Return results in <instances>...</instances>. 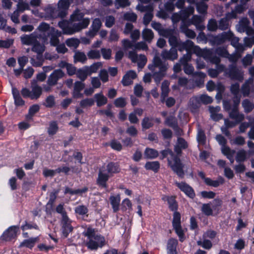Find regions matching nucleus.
I'll return each mask as SVG.
<instances>
[{
    "label": "nucleus",
    "mask_w": 254,
    "mask_h": 254,
    "mask_svg": "<svg viewBox=\"0 0 254 254\" xmlns=\"http://www.w3.org/2000/svg\"><path fill=\"white\" fill-rule=\"evenodd\" d=\"M188 144H176L174 147V150L176 155L169 148L161 151L160 158L164 159L167 158L168 166L181 179L185 177L184 171V164L182 162L180 157L182 154V149L188 148Z\"/></svg>",
    "instance_id": "obj_1"
},
{
    "label": "nucleus",
    "mask_w": 254,
    "mask_h": 254,
    "mask_svg": "<svg viewBox=\"0 0 254 254\" xmlns=\"http://www.w3.org/2000/svg\"><path fill=\"white\" fill-rule=\"evenodd\" d=\"M168 66L166 62L163 61L157 56L154 57L152 64L148 65L149 69L152 72V78L157 85L166 76Z\"/></svg>",
    "instance_id": "obj_2"
},
{
    "label": "nucleus",
    "mask_w": 254,
    "mask_h": 254,
    "mask_svg": "<svg viewBox=\"0 0 254 254\" xmlns=\"http://www.w3.org/2000/svg\"><path fill=\"white\" fill-rule=\"evenodd\" d=\"M240 104V99L235 98L233 102L231 101L224 100L223 107L224 109L228 112L229 117L234 120L236 123H240L245 119V115L240 113L238 110V107Z\"/></svg>",
    "instance_id": "obj_3"
},
{
    "label": "nucleus",
    "mask_w": 254,
    "mask_h": 254,
    "mask_svg": "<svg viewBox=\"0 0 254 254\" xmlns=\"http://www.w3.org/2000/svg\"><path fill=\"white\" fill-rule=\"evenodd\" d=\"M55 28L45 22L40 23L35 31L37 38L44 44H48L49 39Z\"/></svg>",
    "instance_id": "obj_4"
},
{
    "label": "nucleus",
    "mask_w": 254,
    "mask_h": 254,
    "mask_svg": "<svg viewBox=\"0 0 254 254\" xmlns=\"http://www.w3.org/2000/svg\"><path fill=\"white\" fill-rule=\"evenodd\" d=\"M84 14L78 9L75 10L70 15V21L73 22L72 25H78L79 29L77 30V32L86 28L90 23V18H84Z\"/></svg>",
    "instance_id": "obj_5"
},
{
    "label": "nucleus",
    "mask_w": 254,
    "mask_h": 254,
    "mask_svg": "<svg viewBox=\"0 0 254 254\" xmlns=\"http://www.w3.org/2000/svg\"><path fill=\"white\" fill-rule=\"evenodd\" d=\"M31 90L27 88H23L21 93L24 98H30L32 100L38 99L42 95L43 89L42 87L37 84L35 80H33L31 82Z\"/></svg>",
    "instance_id": "obj_6"
},
{
    "label": "nucleus",
    "mask_w": 254,
    "mask_h": 254,
    "mask_svg": "<svg viewBox=\"0 0 254 254\" xmlns=\"http://www.w3.org/2000/svg\"><path fill=\"white\" fill-rule=\"evenodd\" d=\"M136 8L141 12H145L143 18V23L145 26L148 25L153 17L154 7L153 5L151 4L146 5H138Z\"/></svg>",
    "instance_id": "obj_7"
},
{
    "label": "nucleus",
    "mask_w": 254,
    "mask_h": 254,
    "mask_svg": "<svg viewBox=\"0 0 254 254\" xmlns=\"http://www.w3.org/2000/svg\"><path fill=\"white\" fill-rule=\"evenodd\" d=\"M19 229L18 225L10 226L3 233L0 237L1 240L4 241H10L15 239Z\"/></svg>",
    "instance_id": "obj_8"
},
{
    "label": "nucleus",
    "mask_w": 254,
    "mask_h": 254,
    "mask_svg": "<svg viewBox=\"0 0 254 254\" xmlns=\"http://www.w3.org/2000/svg\"><path fill=\"white\" fill-rule=\"evenodd\" d=\"M176 48L180 52L186 50L187 52H192V51L196 52L200 50V48L198 46H194V43L190 40H187L185 42L180 41Z\"/></svg>",
    "instance_id": "obj_9"
},
{
    "label": "nucleus",
    "mask_w": 254,
    "mask_h": 254,
    "mask_svg": "<svg viewBox=\"0 0 254 254\" xmlns=\"http://www.w3.org/2000/svg\"><path fill=\"white\" fill-rule=\"evenodd\" d=\"M128 57L132 62L137 63L139 68H143L147 62V58L144 55H138L134 51H129Z\"/></svg>",
    "instance_id": "obj_10"
},
{
    "label": "nucleus",
    "mask_w": 254,
    "mask_h": 254,
    "mask_svg": "<svg viewBox=\"0 0 254 254\" xmlns=\"http://www.w3.org/2000/svg\"><path fill=\"white\" fill-rule=\"evenodd\" d=\"M58 26L63 30V33L67 35H72L77 32L79 29L78 25L69 24L66 21H61L58 23Z\"/></svg>",
    "instance_id": "obj_11"
},
{
    "label": "nucleus",
    "mask_w": 254,
    "mask_h": 254,
    "mask_svg": "<svg viewBox=\"0 0 254 254\" xmlns=\"http://www.w3.org/2000/svg\"><path fill=\"white\" fill-rule=\"evenodd\" d=\"M65 74L60 69H55L48 77L47 83L49 86H55L58 83V81L62 78Z\"/></svg>",
    "instance_id": "obj_12"
},
{
    "label": "nucleus",
    "mask_w": 254,
    "mask_h": 254,
    "mask_svg": "<svg viewBox=\"0 0 254 254\" xmlns=\"http://www.w3.org/2000/svg\"><path fill=\"white\" fill-rule=\"evenodd\" d=\"M176 186L183 192H184L188 197L190 198H193L195 196V192L193 188L186 182H182L181 183L176 182Z\"/></svg>",
    "instance_id": "obj_13"
},
{
    "label": "nucleus",
    "mask_w": 254,
    "mask_h": 254,
    "mask_svg": "<svg viewBox=\"0 0 254 254\" xmlns=\"http://www.w3.org/2000/svg\"><path fill=\"white\" fill-rule=\"evenodd\" d=\"M72 2V0H60L59 1L57 9L59 17L64 18L67 15V9Z\"/></svg>",
    "instance_id": "obj_14"
},
{
    "label": "nucleus",
    "mask_w": 254,
    "mask_h": 254,
    "mask_svg": "<svg viewBox=\"0 0 254 254\" xmlns=\"http://www.w3.org/2000/svg\"><path fill=\"white\" fill-rule=\"evenodd\" d=\"M71 221L69 217H66L62 218L61 225L63 236L64 238H67L69 234L71 232L73 229L71 224Z\"/></svg>",
    "instance_id": "obj_15"
},
{
    "label": "nucleus",
    "mask_w": 254,
    "mask_h": 254,
    "mask_svg": "<svg viewBox=\"0 0 254 254\" xmlns=\"http://www.w3.org/2000/svg\"><path fill=\"white\" fill-rule=\"evenodd\" d=\"M102 24V22L99 18L94 19L92 21L91 28L86 32V36L90 38H93L101 28Z\"/></svg>",
    "instance_id": "obj_16"
},
{
    "label": "nucleus",
    "mask_w": 254,
    "mask_h": 254,
    "mask_svg": "<svg viewBox=\"0 0 254 254\" xmlns=\"http://www.w3.org/2000/svg\"><path fill=\"white\" fill-rule=\"evenodd\" d=\"M161 56L165 60L174 61L178 58L177 49L174 47H171L170 50H163L161 54Z\"/></svg>",
    "instance_id": "obj_17"
},
{
    "label": "nucleus",
    "mask_w": 254,
    "mask_h": 254,
    "mask_svg": "<svg viewBox=\"0 0 254 254\" xmlns=\"http://www.w3.org/2000/svg\"><path fill=\"white\" fill-rule=\"evenodd\" d=\"M216 54L212 50L209 49H205L202 52V56L205 60L211 63L218 64L220 62V59L216 55Z\"/></svg>",
    "instance_id": "obj_18"
},
{
    "label": "nucleus",
    "mask_w": 254,
    "mask_h": 254,
    "mask_svg": "<svg viewBox=\"0 0 254 254\" xmlns=\"http://www.w3.org/2000/svg\"><path fill=\"white\" fill-rule=\"evenodd\" d=\"M227 74L232 79L241 81L243 79L242 71L234 64H231L229 66Z\"/></svg>",
    "instance_id": "obj_19"
},
{
    "label": "nucleus",
    "mask_w": 254,
    "mask_h": 254,
    "mask_svg": "<svg viewBox=\"0 0 254 254\" xmlns=\"http://www.w3.org/2000/svg\"><path fill=\"white\" fill-rule=\"evenodd\" d=\"M162 199L167 201L168 204V208L171 211H176L178 209V203L174 195H163Z\"/></svg>",
    "instance_id": "obj_20"
},
{
    "label": "nucleus",
    "mask_w": 254,
    "mask_h": 254,
    "mask_svg": "<svg viewBox=\"0 0 254 254\" xmlns=\"http://www.w3.org/2000/svg\"><path fill=\"white\" fill-rule=\"evenodd\" d=\"M110 176L107 174L103 173L100 170L98 174V178L96 180V184L102 188L107 189L108 188L107 182Z\"/></svg>",
    "instance_id": "obj_21"
},
{
    "label": "nucleus",
    "mask_w": 254,
    "mask_h": 254,
    "mask_svg": "<svg viewBox=\"0 0 254 254\" xmlns=\"http://www.w3.org/2000/svg\"><path fill=\"white\" fill-rule=\"evenodd\" d=\"M21 43L23 45H33L37 41L35 31L30 35H23L20 37Z\"/></svg>",
    "instance_id": "obj_22"
},
{
    "label": "nucleus",
    "mask_w": 254,
    "mask_h": 254,
    "mask_svg": "<svg viewBox=\"0 0 254 254\" xmlns=\"http://www.w3.org/2000/svg\"><path fill=\"white\" fill-rule=\"evenodd\" d=\"M93 239H89V241L86 243V245L88 249L91 250H96L99 247L102 248L105 245V240L104 237L103 243L101 242L102 241V240L100 238L99 239V240H94Z\"/></svg>",
    "instance_id": "obj_23"
},
{
    "label": "nucleus",
    "mask_w": 254,
    "mask_h": 254,
    "mask_svg": "<svg viewBox=\"0 0 254 254\" xmlns=\"http://www.w3.org/2000/svg\"><path fill=\"white\" fill-rule=\"evenodd\" d=\"M201 105L198 97H191L189 102V107L190 111L193 113H197Z\"/></svg>",
    "instance_id": "obj_24"
},
{
    "label": "nucleus",
    "mask_w": 254,
    "mask_h": 254,
    "mask_svg": "<svg viewBox=\"0 0 254 254\" xmlns=\"http://www.w3.org/2000/svg\"><path fill=\"white\" fill-rule=\"evenodd\" d=\"M106 171L110 176L119 173L121 171L119 163L113 161L109 162L106 166Z\"/></svg>",
    "instance_id": "obj_25"
},
{
    "label": "nucleus",
    "mask_w": 254,
    "mask_h": 254,
    "mask_svg": "<svg viewBox=\"0 0 254 254\" xmlns=\"http://www.w3.org/2000/svg\"><path fill=\"white\" fill-rule=\"evenodd\" d=\"M83 235L87 237L88 239H94L95 240H99V239H102L101 242L103 243V236L100 234H96L95 229L91 227L87 228V229L83 233Z\"/></svg>",
    "instance_id": "obj_26"
},
{
    "label": "nucleus",
    "mask_w": 254,
    "mask_h": 254,
    "mask_svg": "<svg viewBox=\"0 0 254 254\" xmlns=\"http://www.w3.org/2000/svg\"><path fill=\"white\" fill-rule=\"evenodd\" d=\"M85 85L82 81H76L74 84V90L73 92V97L75 98H80L82 97L83 95L80 93L83 89Z\"/></svg>",
    "instance_id": "obj_27"
},
{
    "label": "nucleus",
    "mask_w": 254,
    "mask_h": 254,
    "mask_svg": "<svg viewBox=\"0 0 254 254\" xmlns=\"http://www.w3.org/2000/svg\"><path fill=\"white\" fill-rule=\"evenodd\" d=\"M221 150L222 153L226 156L227 158L230 160L231 163H233L234 161V155L235 153L234 150H232L229 147L226 146V144H221Z\"/></svg>",
    "instance_id": "obj_28"
},
{
    "label": "nucleus",
    "mask_w": 254,
    "mask_h": 254,
    "mask_svg": "<svg viewBox=\"0 0 254 254\" xmlns=\"http://www.w3.org/2000/svg\"><path fill=\"white\" fill-rule=\"evenodd\" d=\"M203 20L204 19L202 16L194 15L192 17L190 21L188 23V24H193L196 26L197 29L199 30H202L205 28L204 26L201 24V23Z\"/></svg>",
    "instance_id": "obj_29"
},
{
    "label": "nucleus",
    "mask_w": 254,
    "mask_h": 254,
    "mask_svg": "<svg viewBox=\"0 0 254 254\" xmlns=\"http://www.w3.org/2000/svg\"><path fill=\"white\" fill-rule=\"evenodd\" d=\"M178 242L177 239L174 238L170 239L167 243V254H177V246Z\"/></svg>",
    "instance_id": "obj_30"
},
{
    "label": "nucleus",
    "mask_w": 254,
    "mask_h": 254,
    "mask_svg": "<svg viewBox=\"0 0 254 254\" xmlns=\"http://www.w3.org/2000/svg\"><path fill=\"white\" fill-rule=\"evenodd\" d=\"M194 8L191 6H189L185 9L181 10L179 13L181 15L182 22L181 24H186L185 20L191 15L193 13Z\"/></svg>",
    "instance_id": "obj_31"
},
{
    "label": "nucleus",
    "mask_w": 254,
    "mask_h": 254,
    "mask_svg": "<svg viewBox=\"0 0 254 254\" xmlns=\"http://www.w3.org/2000/svg\"><path fill=\"white\" fill-rule=\"evenodd\" d=\"M45 59L43 54H37L30 58V63L34 67H41L43 64Z\"/></svg>",
    "instance_id": "obj_32"
},
{
    "label": "nucleus",
    "mask_w": 254,
    "mask_h": 254,
    "mask_svg": "<svg viewBox=\"0 0 254 254\" xmlns=\"http://www.w3.org/2000/svg\"><path fill=\"white\" fill-rule=\"evenodd\" d=\"M94 98L96 102L97 107L103 106L108 103V99L103 95L102 92L95 94L94 96Z\"/></svg>",
    "instance_id": "obj_33"
},
{
    "label": "nucleus",
    "mask_w": 254,
    "mask_h": 254,
    "mask_svg": "<svg viewBox=\"0 0 254 254\" xmlns=\"http://www.w3.org/2000/svg\"><path fill=\"white\" fill-rule=\"evenodd\" d=\"M62 35V32L55 29V31L50 35V43L52 46L56 47L60 43L59 38Z\"/></svg>",
    "instance_id": "obj_34"
},
{
    "label": "nucleus",
    "mask_w": 254,
    "mask_h": 254,
    "mask_svg": "<svg viewBox=\"0 0 254 254\" xmlns=\"http://www.w3.org/2000/svg\"><path fill=\"white\" fill-rule=\"evenodd\" d=\"M204 183L207 186L216 188L224 183V179L221 176H219L216 180H212L209 178H207Z\"/></svg>",
    "instance_id": "obj_35"
},
{
    "label": "nucleus",
    "mask_w": 254,
    "mask_h": 254,
    "mask_svg": "<svg viewBox=\"0 0 254 254\" xmlns=\"http://www.w3.org/2000/svg\"><path fill=\"white\" fill-rule=\"evenodd\" d=\"M114 212H117L119 210L121 197L119 194L116 196L112 195L109 198Z\"/></svg>",
    "instance_id": "obj_36"
},
{
    "label": "nucleus",
    "mask_w": 254,
    "mask_h": 254,
    "mask_svg": "<svg viewBox=\"0 0 254 254\" xmlns=\"http://www.w3.org/2000/svg\"><path fill=\"white\" fill-rule=\"evenodd\" d=\"M252 153L251 151L247 152L244 149L238 151L236 156V160L238 163L244 162Z\"/></svg>",
    "instance_id": "obj_37"
},
{
    "label": "nucleus",
    "mask_w": 254,
    "mask_h": 254,
    "mask_svg": "<svg viewBox=\"0 0 254 254\" xmlns=\"http://www.w3.org/2000/svg\"><path fill=\"white\" fill-rule=\"evenodd\" d=\"M230 40L231 45L236 48L238 52H243L244 50V46L239 43V38L234 36L233 35L230 36Z\"/></svg>",
    "instance_id": "obj_38"
},
{
    "label": "nucleus",
    "mask_w": 254,
    "mask_h": 254,
    "mask_svg": "<svg viewBox=\"0 0 254 254\" xmlns=\"http://www.w3.org/2000/svg\"><path fill=\"white\" fill-rule=\"evenodd\" d=\"M160 167V163L157 161H148L147 162L144 166V168L147 170H151L154 173H157Z\"/></svg>",
    "instance_id": "obj_39"
},
{
    "label": "nucleus",
    "mask_w": 254,
    "mask_h": 254,
    "mask_svg": "<svg viewBox=\"0 0 254 254\" xmlns=\"http://www.w3.org/2000/svg\"><path fill=\"white\" fill-rule=\"evenodd\" d=\"M74 212L76 215L82 216V219L84 220H85L84 218L85 216H88V209L87 206L84 205H79L75 207Z\"/></svg>",
    "instance_id": "obj_40"
},
{
    "label": "nucleus",
    "mask_w": 254,
    "mask_h": 254,
    "mask_svg": "<svg viewBox=\"0 0 254 254\" xmlns=\"http://www.w3.org/2000/svg\"><path fill=\"white\" fill-rule=\"evenodd\" d=\"M190 24H181L180 26L181 32L185 34V35L190 38L193 39L196 36L195 33L192 30L188 28Z\"/></svg>",
    "instance_id": "obj_41"
},
{
    "label": "nucleus",
    "mask_w": 254,
    "mask_h": 254,
    "mask_svg": "<svg viewBox=\"0 0 254 254\" xmlns=\"http://www.w3.org/2000/svg\"><path fill=\"white\" fill-rule=\"evenodd\" d=\"M45 13L47 17L53 18L59 17V11L57 8L54 7L51 5H48L44 9Z\"/></svg>",
    "instance_id": "obj_42"
},
{
    "label": "nucleus",
    "mask_w": 254,
    "mask_h": 254,
    "mask_svg": "<svg viewBox=\"0 0 254 254\" xmlns=\"http://www.w3.org/2000/svg\"><path fill=\"white\" fill-rule=\"evenodd\" d=\"M254 78H250L249 80H247L242 87V92L243 95L245 97L248 96L250 94L251 85L253 83Z\"/></svg>",
    "instance_id": "obj_43"
},
{
    "label": "nucleus",
    "mask_w": 254,
    "mask_h": 254,
    "mask_svg": "<svg viewBox=\"0 0 254 254\" xmlns=\"http://www.w3.org/2000/svg\"><path fill=\"white\" fill-rule=\"evenodd\" d=\"M45 44L40 43L38 40L34 43L31 48V51L37 54H43L45 51Z\"/></svg>",
    "instance_id": "obj_44"
},
{
    "label": "nucleus",
    "mask_w": 254,
    "mask_h": 254,
    "mask_svg": "<svg viewBox=\"0 0 254 254\" xmlns=\"http://www.w3.org/2000/svg\"><path fill=\"white\" fill-rule=\"evenodd\" d=\"M154 119L149 117H144L141 122V126L142 130L148 129L154 125L153 124Z\"/></svg>",
    "instance_id": "obj_45"
},
{
    "label": "nucleus",
    "mask_w": 254,
    "mask_h": 254,
    "mask_svg": "<svg viewBox=\"0 0 254 254\" xmlns=\"http://www.w3.org/2000/svg\"><path fill=\"white\" fill-rule=\"evenodd\" d=\"M245 9L246 7L245 6V4L241 3V4L236 6L235 9L232 11L231 12L228 13V16L229 18H236L237 17V13H242Z\"/></svg>",
    "instance_id": "obj_46"
},
{
    "label": "nucleus",
    "mask_w": 254,
    "mask_h": 254,
    "mask_svg": "<svg viewBox=\"0 0 254 254\" xmlns=\"http://www.w3.org/2000/svg\"><path fill=\"white\" fill-rule=\"evenodd\" d=\"M242 106L244 109L245 113L248 114L251 112L254 109V104L249 99H245L242 102Z\"/></svg>",
    "instance_id": "obj_47"
},
{
    "label": "nucleus",
    "mask_w": 254,
    "mask_h": 254,
    "mask_svg": "<svg viewBox=\"0 0 254 254\" xmlns=\"http://www.w3.org/2000/svg\"><path fill=\"white\" fill-rule=\"evenodd\" d=\"M211 202H209L207 203H204L202 204L201 211V212L206 216H212L213 215V209L211 207Z\"/></svg>",
    "instance_id": "obj_48"
},
{
    "label": "nucleus",
    "mask_w": 254,
    "mask_h": 254,
    "mask_svg": "<svg viewBox=\"0 0 254 254\" xmlns=\"http://www.w3.org/2000/svg\"><path fill=\"white\" fill-rule=\"evenodd\" d=\"M73 58L75 63L81 62L85 63L87 59L86 55L84 53L79 51H76L75 52Z\"/></svg>",
    "instance_id": "obj_49"
},
{
    "label": "nucleus",
    "mask_w": 254,
    "mask_h": 254,
    "mask_svg": "<svg viewBox=\"0 0 254 254\" xmlns=\"http://www.w3.org/2000/svg\"><path fill=\"white\" fill-rule=\"evenodd\" d=\"M196 10L200 14H206L208 5L204 1H199L195 3Z\"/></svg>",
    "instance_id": "obj_50"
},
{
    "label": "nucleus",
    "mask_w": 254,
    "mask_h": 254,
    "mask_svg": "<svg viewBox=\"0 0 254 254\" xmlns=\"http://www.w3.org/2000/svg\"><path fill=\"white\" fill-rule=\"evenodd\" d=\"M158 152L157 150L147 148L144 151V156L147 159H154L157 157Z\"/></svg>",
    "instance_id": "obj_51"
},
{
    "label": "nucleus",
    "mask_w": 254,
    "mask_h": 254,
    "mask_svg": "<svg viewBox=\"0 0 254 254\" xmlns=\"http://www.w3.org/2000/svg\"><path fill=\"white\" fill-rule=\"evenodd\" d=\"M102 66V64L101 62H97L89 66H85L88 72H89V74L90 75L92 73H95L97 71V70L101 67Z\"/></svg>",
    "instance_id": "obj_52"
},
{
    "label": "nucleus",
    "mask_w": 254,
    "mask_h": 254,
    "mask_svg": "<svg viewBox=\"0 0 254 254\" xmlns=\"http://www.w3.org/2000/svg\"><path fill=\"white\" fill-rule=\"evenodd\" d=\"M143 38L146 41L150 42L154 37V34L150 29H145L142 31Z\"/></svg>",
    "instance_id": "obj_53"
},
{
    "label": "nucleus",
    "mask_w": 254,
    "mask_h": 254,
    "mask_svg": "<svg viewBox=\"0 0 254 254\" xmlns=\"http://www.w3.org/2000/svg\"><path fill=\"white\" fill-rule=\"evenodd\" d=\"M230 18H229L228 16V14H227V16L226 17L221 18L219 22L218 28L222 30H226V29H228V28H229L228 19H230Z\"/></svg>",
    "instance_id": "obj_54"
},
{
    "label": "nucleus",
    "mask_w": 254,
    "mask_h": 254,
    "mask_svg": "<svg viewBox=\"0 0 254 254\" xmlns=\"http://www.w3.org/2000/svg\"><path fill=\"white\" fill-rule=\"evenodd\" d=\"M230 90L231 93L234 95L233 101L236 98H239L240 99V96L239 95L240 85L239 83H236L231 85L230 87Z\"/></svg>",
    "instance_id": "obj_55"
},
{
    "label": "nucleus",
    "mask_w": 254,
    "mask_h": 254,
    "mask_svg": "<svg viewBox=\"0 0 254 254\" xmlns=\"http://www.w3.org/2000/svg\"><path fill=\"white\" fill-rule=\"evenodd\" d=\"M76 76L78 78H79L82 81H84L87 76L89 74V72H88V71L87 70L85 67H84L82 69H79L77 70V71L76 73Z\"/></svg>",
    "instance_id": "obj_56"
},
{
    "label": "nucleus",
    "mask_w": 254,
    "mask_h": 254,
    "mask_svg": "<svg viewBox=\"0 0 254 254\" xmlns=\"http://www.w3.org/2000/svg\"><path fill=\"white\" fill-rule=\"evenodd\" d=\"M173 229L175 230L176 233L179 237L180 241L181 242H184L186 237L181 225L173 227Z\"/></svg>",
    "instance_id": "obj_57"
},
{
    "label": "nucleus",
    "mask_w": 254,
    "mask_h": 254,
    "mask_svg": "<svg viewBox=\"0 0 254 254\" xmlns=\"http://www.w3.org/2000/svg\"><path fill=\"white\" fill-rule=\"evenodd\" d=\"M65 43L68 47L76 49L80 44V41L76 38H69L65 41Z\"/></svg>",
    "instance_id": "obj_58"
},
{
    "label": "nucleus",
    "mask_w": 254,
    "mask_h": 254,
    "mask_svg": "<svg viewBox=\"0 0 254 254\" xmlns=\"http://www.w3.org/2000/svg\"><path fill=\"white\" fill-rule=\"evenodd\" d=\"M36 238H30L24 240L20 245V247H25L28 248L32 249L36 242Z\"/></svg>",
    "instance_id": "obj_59"
},
{
    "label": "nucleus",
    "mask_w": 254,
    "mask_h": 254,
    "mask_svg": "<svg viewBox=\"0 0 254 254\" xmlns=\"http://www.w3.org/2000/svg\"><path fill=\"white\" fill-rule=\"evenodd\" d=\"M181 214L178 211H174L173 218L172 221L173 227L181 225Z\"/></svg>",
    "instance_id": "obj_60"
},
{
    "label": "nucleus",
    "mask_w": 254,
    "mask_h": 254,
    "mask_svg": "<svg viewBox=\"0 0 254 254\" xmlns=\"http://www.w3.org/2000/svg\"><path fill=\"white\" fill-rule=\"evenodd\" d=\"M180 41V40L178 36L177 32H176L168 39V42L169 45L172 47H174L175 48H176L177 45H178Z\"/></svg>",
    "instance_id": "obj_61"
},
{
    "label": "nucleus",
    "mask_w": 254,
    "mask_h": 254,
    "mask_svg": "<svg viewBox=\"0 0 254 254\" xmlns=\"http://www.w3.org/2000/svg\"><path fill=\"white\" fill-rule=\"evenodd\" d=\"M165 123L168 126L173 128L176 127V125H178V121L175 117L171 116L166 118Z\"/></svg>",
    "instance_id": "obj_62"
},
{
    "label": "nucleus",
    "mask_w": 254,
    "mask_h": 254,
    "mask_svg": "<svg viewBox=\"0 0 254 254\" xmlns=\"http://www.w3.org/2000/svg\"><path fill=\"white\" fill-rule=\"evenodd\" d=\"M197 245L202 247L206 250H210L212 247L211 242L207 239H204L203 241L198 240L197 241Z\"/></svg>",
    "instance_id": "obj_63"
},
{
    "label": "nucleus",
    "mask_w": 254,
    "mask_h": 254,
    "mask_svg": "<svg viewBox=\"0 0 254 254\" xmlns=\"http://www.w3.org/2000/svg\"><path fill=\"white\" fill-rule=\"evenodd\" d=\"M95 100L92 98H86L82 100L79 103L81 107L85 108L91 107L94 104Z\"/></svg>",
    "instance_id": "obj_64"
}]
</instances>
